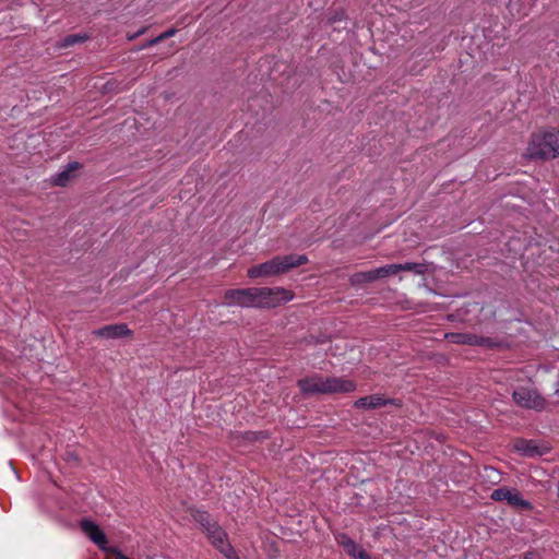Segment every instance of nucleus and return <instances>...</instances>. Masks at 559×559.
Returning <instances> with one entry per match:
<instances>
[{
  "mask_svg": "<svg viewBox=\"0 0 559 559\" xmlns=\"http://www.w3.org/2000/svg\"><path fill=\"white\" fill-rule=\"evenodd\" d=\"M522 157L533 163H545L559 157V131L555 128H545L533 132Z\"/></svg>",
  "mask_w": 559,
  "mask_h": 559,
  "instance_id": "1",
  "label": "nucleus"
},
{
  "mask_svg": "<svg viewBox=\"0 0 559 559\" xmlns=\"http://www.w3.org/2000/svg\"><path fill=\"white\" fill-rule=\"evenodd\" d=\"M308 262L309 259L305 254H280L263 263L252 265L247 271V275L253 280L281 276L294 269L307 264Z\"/></svg>",
  "mask_w": 559,
  "mask_h": 559,
  "instance_id": "2",
  "label": "nucleus"
},
{
  "mask_svg": "<svg viewBox=\"0 0 559 559\" xmlns=\"http://www.w3.org/2000/svg\"><path fill=\"white\" fill-rule=\"evenodd\" d=\"M295 298V293L285 287H253L247 289V307L271 309Z\"/></svg>",
  "mask_w": 559,
  "mask_h": 559,
  "instance_id": "3",
  "label": "nucleus"
},
{
  "mask_svg": "<svg viewBox=\"0 0 559 559\" xmlns=\"http://www.w3.org/2000/svg\"><path fill=\"white\" fill-rule=\"evenodd\" d=\"M509 448L511 451L527 457L543 456L550 452V447L546 443L521 438L512 440Z\"/></svg>",
  "mask_w": 559,
  "mask_h": 559,
  "instance_id": "4",
  "label": "nucleus"
},
{
  "mask_svg": "<svg viewBox=\"0 0 559 559\" xmlns=\"http://www.w3.org/2000/svg\"><path fill=\"white\" fill-rule=\"evenodd\" d=\"M414 272L416 274H424L426 272V267L423 264L407 262L404 264L401 263H392L385 264L374 269L376 278L378 281H383L392 276H397L401 272Z\"/></svg>",
  "mask_w": 559,
  "mask_h": 559,
  "instance_id": "5",
  "label": "nucleus"
},
{
  "mask_svg": "<svg viewBox=\"0 0 559 559\" xmlns=\"http://www.w3.org/2000/svg\"><path fill=\"white\" fill-rule=\"evenodd\" d=\"M206 536L212 545L222 552L227 559H239L231 545L227 539V534L223 531V528L215 523L209 528L206 532Z\"/></svg>",
  "mask_w": 559,
  "mask_h": 559,
  "instance_id": "6",
  "label": "nucleus"
},
{
  "mask_svg": "<svg viewBox=\"0 0 559 559\" xmlns=\"http://www.w3.org/2000/svg\"><path fill=\"white\" fill-rule=\"evenodd\" d=\"M514 402L525 408L542 409L545 406V400L533 389L519 388L513 392Z\"/></svg>",
  "mask_w": 559,
  "mask_h": 559,
  "instance_id": "7",
  "label": "nucleus"
},
{
  "mask_svg": "<svg viewBox=\"0 0 559 559\" xmlns=\"http://www.w3.org/2000/svg\"><path fill=\"white\" fill-rule=\"evenodd\" d=\"M491 499L495 501H507L508 504H510L513 508L520 509V510H532V504L524 500L521 496V493L515 489H510L507 487H502L499 489H496L491 493Z\"/></svg>",
  "mask_w": 559,
  "mask_h": 559,
  "instance_id": "8",
  "label": "nucleus"
},
{
  "mask_svg": "<svg viewBox=\"0 0 559 559\" xmlns=\"http://www.w3.org/2000/svg\"><path fill=\"white\" fill-rule=\"evenodd\" d=\"M80 527L95 545L110 554L111 547H107V537L97 524L88 519H83L80 522Z\"/></svg>",
  "mask_w": 559,
  "mask_h": 559,
  "instance_id": "9",
  "label": "nucleus"
},
{
  "mask_svg": "<svg viewBox=\"0 0 559 559\" xmlns=\"http://www.w3.org/2000/svg\"><path fill=\"white\" fill-rule=\"evenodd\" d=\"M324 394L348 393L356 390V383L346 378L324 377Z\"/></svg>",
  "mask_w": 559,
  "mask_h": 559,
  "instance_id": "10",
  "label": "nucleus"
},
{
  "mask_svg": "<svg viewBox=\"0 0 559 559\" xmlns=\"http://www.w3.org/2000/svg\"><path fill=\"white\" fill-rule=\"evenodd\" d=\"M297 385L305 395L324 394V377L320 374L302 378Z\"/></svg>",
  "mask_w": 559,
  "mask_h": 559,
  "instance_id": "11",
  "label": "nucleus"
},
{
  "mask_svg": "<svg viewBox=\"0 0 559 559\" xmlns=\"http://www.w3.org/2000/svg\"><path fill=\"white\" fill-rule=\"evenodd\" d=\"M445 337L455 344L477 345L484 347H493L496 345L490 338L477 336L475 334L451 333L447 334Z\"/></svg>",
  "mask_w": 559,
  "mask_h": 559,
  "instance_id": "12",
  "label": "nucleus"
},
{
  "mask_svg": "<svg viewBox=\"0 0 559 559\" xmlns=\"http://www.w3.org/2000/svg\"><path fill=\"white\" fill-rule=\"evenodd\" d=\"M93 334L98 337L105 338H119L129 336L132 334L131 330L124 323H116L105 325L100 329L93 331Z\"/></svg>",
  "mask_w": 559,
  "mask_h": 559,
  "instance_id": "13",
  "label": "nucleus"
},
{
  "mask_svg": "<svg viewBox=\"0 0 559 559\" xmlns=\"http://www.w3.org/2000/svg\"><path fill=\"white\" fill-rule=\"evenodd\" d=\"M393 401L385 400L382 395L374 394L360 397L355 402L356 408L362 409H374L386 405L388 403H392Z\"/></svg>",
  "mask_w": 559,
  "mask_h": 559,
  "instance_id": "14",
  "label": "nucleus"
},
{
  "mask_svg": "<svg viewBox=\"0 0 559 559\" xmlns=\"http://www.w3.org/2000/svg\"><path fill=\"white\" fill-rule=\"evenodd\" d=\"M81 168V164L78 162H72L67 165V167L55 175L52 178V182L58 187H66L70 179L74 176V171Z\"/></svg>",
  "mask_w": 559,
  "mask_h": 559,
  "instance_id": "15",
  "label": "nucleus"
},
{
  "mask_svg": "<svg viewBox=\"0 0 559 559\" xmlns=\"http://www.w3.org/2000/svg\"><path fill=\"white\" fill-rule=\"evenodd\" d=\"M340 544L344 547L345 551L356 559H371L370 556L358 545L349 538L342 536Z\"/></svg>",
  "mask_w": 559,
  "mask_h": 559,
  "instance_id": "16",
  "label": "nucleus"
},
{
  "mask_svg": "<svg viewBox=\"0 0 559 559\" xmlns=\"http://www.w3.org/2000/svg\"><path fill=\"white\" fill-rule=\"evenodd\" d=\"M374 282H377L374 269L354 273L349 277V283L352 286H364Z\"/></svg>",
  "mask_w": 559,
  "mask_h": 559,
  "instance_id": "17",
  "label": "nucleus"
},
{
  "mask_svg": "<svg viewBox=\"0 0 559 559\" xmlns=\"http://www.w3.org/2000/svg\"><path fill=\"white\" fill-rule=\"evenodd\" d=\"M225 301L227 305L245 304V289H231L225 293Z\"/></svg>",
  "mask_w": 559,
  "mask_h": 559,
  "instance_id": "18",
  "label": "nucleus"
},
{
  "mask_svg": "<svg viewBox=\"0 0 559 559\" xmlns=\"http://www.w3.org/2000/svg\"><path fill=\"white\" fill-rule=\"evenodd\" d=\"M194 520L203 527L205 532L211 528L216 522L212 519V516L205 511H197L193 514Z\"/></svg>",
  "mask_w": 559,
  "mask_h": 559,
  "instance_id": "19",
  "label": "nucleus"
},
{
  "mask_svg": "<svg viewBox=\"0 0 559 559\" xmlns=\"http://www.w3.org/2000/svg\"><path fill=\"white\" fill-rule=\"evenodd\" d=\"M88 39V36L86 34H70L66 36L59 47L61 48H68L79 43H84Z\"/></svg>",
  "mask_w": 559,
  "mask_h": 559,
  "instance_id": "20",
  "label": "nucleus"
},
{
  "mask_svg": "<svg viewBox=\"0 0 559 559\" xmlns=\"http://www.w3.org/2000/svg\"><path fill=\"white\" fill-rule=\"evenodd\" d=\"M176 33H177L176 28H169L159 35V39H162V41H164L165 39L173 37Z\"/></svg>",
  "mask_w": 559,
  "mask_h": 559,
  "instance_id": "21",
  "label": "nucleus"
},
{
  "mask_svg": "<svg viewBox=\"0 0 559 559\" xmlns=\"http://www.w3.org/2000/svg\"><path fill=\"white\" fill-rule=\"evenodd\" d=\"M159 43H162V39H159V35H158L157 37L152 38V39H150L148 41H146V43L142 46V48H143V49H144V48H150V47H153V46H155V45H157V44H159Z\"/></svg>",
  "mask_w": 559,
  "mask_h": 559,
  "instance_id": "22",
  "label": "nucleus"
},
{
  "mask_svg": "<svg viewBox=\"0 0 559 559\" xmlns=\"http://www.w3.org/2000/svg\"><path fill=\"white\" fill-rule=\"evenodd\" d=\"M146 29H147V27H142V28H140V29H139V31H138L133 36H130L129 38H130V39H134V38L139 37V36H141L142 34H144V33L146 32Z\"/></svg>",
  "mask_w": 559,
  "mask_h": 559,
  "instance_id": "23",
  "label": "nucleus"
},
{
  "mask_svg": "<svg viewBox=\"0 0 559 559\" xmlns=\"http://www.w3.org/2000/svg\"><path fill=\"white\" fill-rule=\"evenodd\" d=\"M525 559H530V558L526 557Z\"/></svg>",
  "mask_w": 559,
  "mask_h": 559,
  "instance_id": "24",
  "label": "nucleus"
}]
</instances>
